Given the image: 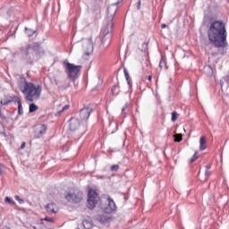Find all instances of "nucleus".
<instances>
[{
    "instance_id": "nucleus-15",
    "label": "nucleus",
    "mask_w": 229,
    "mask_h": 229,
    "mask_svg": "<svg viewBox=\"0 0 229 229\" xmlns=\"http://www.w3.org/2000/svg\"><path fill=\"white\" fill-rule=\"evenodd\" d=\"M24 33H25L26 37H28V38H31V37H33V35H35V33H37V29H31V28L25 27Z\"/></svg>"
},
{
    "instance_id": "nucleus-25",
    "label": "nucleus",
    "mask_w": 229,
    "mask_h": 229,
    "mask_svg": "<svg viewBox=\"0 0 229 229\" xmlns=\"http://www.w3.org/2000/svg\"><path fill=\"white\" fill-rule=\"evenodd\" d=\"M176 119H178V112L174 111L172 112V118H171L172 123H175Z\"/></svg>"
},
{
    "instance_id": "nucleus-35",
    "label": "nucleus",
    "mask_w": 229,
    "mask_h": 229,
    "mask_svg": "<svg viewBox=\"0 0 229 229\" xmlns=\"http://www.w3.org/2000/svg\"><path fill=\"white\" fill-rule=\"evenodd\" d=\"M125 110H128V103H126L123 108H122V112H124Z\"/></svg>"
},
{
    "instance_id": "nucleus-32",
    "label": "nucleus",
    "mask_w": 229,
    "mask_h": 229,
    "mask_svg": "<svg viewBox=\"0 0 229 229\" xmlns=\"http://www.w3.org/2000/svg\"><path fill=\"white\" fill-rule=\"evenodd\" d=\"M44 221H47V223H55V219L47 216L44 218Z\"/></svg>"
},
{
    "instance_id": "nucleus-36",
    "label": "nucleus",
    "mask_w": 229,
    "mask_h": 229,
    "mask_svg": "<svg viewBox=\"0 0 229 229\" xmlns=\"http://www.w3.org/2000/svg\"><path fill=\"white\" fill-rule=\"evenodd\" d=\"M65 110H69V105H65V106L62 108V112H65Z\"/></svg>"
},
{
    "instance_id": "nucleus-41",
    "label": "nucleus",
    "mask_w": 229,
    "mask_h": 229,
    "mask_svg": "<svg viewBox=\"0 0 229 229\" xmlns=\"http://www.w3.org/2000/svg\"><path fill=\"white\" fill-rule=\"evenodd\" d=\"M124 0H118L116 3H114L117 6L118 4H121V3H123Z\"/></svg>"
},
{
    "instance_id": "nucleus-18",
    "label": "nucleus",
    "mask_w": 229,
    "mask_h": 229,
    "mask_svg": "<svg viewBox=\"0 0 229 229\" xmlns=\"http://www.w3.org/2000/svg\"><path fill=\"white\" fill-rule=\"evenodd\" d=\"M123 74L125 76L127 84L129 85V89H131V80L130 79V72H128V69L123 68Z\"/></svg>"
},
{
    "instance_id": "nucleus-10",
    "label": "nucleus",
    "mask_w": 229,
    "mask_h": 229,
    "mask_svg": "<svg viewBox=\"0 0 229 229\" xmlns=\"http://www.w3.org/2000/svg\"><path fill=\"white\" fill-rule=\"evenodd\" d=\"M107 201L108 204L106 207H102V210L105 212V214H113V212L117 210L115 201H114V199H111L110 197L107 198Z\"/></svg>"
},
{
    "instance_id": "nucleus-12",
    "label": "nucleus",
    "mask_w": 229,
    "mask_h": 229,
    "mask_svg": "<svg viewBox=\"0 0 229 229\" xmlns=\"http://www.w3.org/2000/svg\"><path fill=\"white\" fill-rule=\"evenodd\" d=\"M93 112H94V109H92L89 106L83 107L80 111V118L81 119V121H87L89 119V117H90V114Z\"/></svg>"
},
{
    "instance_id": "nucleus-37",
    "label": "nucleus",
    "mask_w": 229,
    "mask_h": 229,
    "mask_svg": "<svg viewBox=\"0 0 229 229\" xmlns=\"http://www.w3.org/2000/svg\"><path fill=\"white\" fill-rule=\"evenodd\" d=\"M3 169H4V165L0 164V174H3Z\"/></svg>"
},
{
    "instance_id": "nucleus-23",
    "label": "nucleus",
    "mask_w": 229,
    "mask_h": 229,
    "mask_svg": "<svg viewBox=\"0 0 229 229\" xmlns=\"http://www.w3.org/2000/svg\"><path fill=\"white\" fill-rule=\"evenodd\" d=\"M206 69H207V71H208L207 75L209 76V77L213 76L214 69H212V66L211 65H208V66H206Z\"/></svg>"
},
{
    "instance_id": "nucleus-43",
    "label": "nucleus",
    "mask_w": 229,
    "mask_h": 229,
    "mask_svg": "<svg viewBox=\"0 0 229 229\" xmlns=\"http://www.w3.org/2000/svg\"><path fill=\"white\" fill-rule=\"evenodd\" d=\"M98 220L100 221V223H105V220H103V216H99Z\"/></svg>"
},
{
    "instance_id": "nucleus-30",
    "label": "nucleus",
    "mask_w": 229,
    "mask_h": 229,
    "mask_svg": "<svg viewBox=\"0 0 229 229\" xmlns=\"http://www.w3.org/2000/svg\"><path fill=\"white\" fill-rule=\"evenodd\" d=\"M95 178L97 180H106L108 179L109 177L107 175H95Z\"/></svg>"
},
{
    "instance_id": "nucleus-11",
    "label": "nucleus",
    "mask_w": 229,
    "mask_h": 229,
    "mask_svg": "<svg viewBox=\"0 0 229 229\" xmlns=\"http://www.w3.org/2000/svg\"><path fill=\"white\" fill-rule=\"evenodd\" d=\"M85 49L84 55L89 56L94 52V43H92V38H88L82 45Z\"/></svg>"
},
{
    "instance_id": "nucleus-22",
    "label": "nucleus",
    "mask_w": 229,
    "mask_h": 229,
    "mask_svg": "<svg viewBox=\"0 0 229 229\" xmlns=\"http://www.w3.org/2000/svg\"><path fill=\"white\" fill-rule=\"evenodd\" d=\"M113 96H119V87L118 86H113L111 89Z\"/></svg>"
},
{
    "instance_id": "nucleus-40",
    "label": "nucleus",
    "mask_w": 229,
    "mask_h": 229,
    "mask_svg": "<svg viewBox=\"0 0 229 229\" xmlns=\"http://www.w3.org/2000/svg\"><path fill=\"white\" fill-rule=\"evenodd\" d=\"M161 28H162V30H165V28H167V24L162 23Z\"/></svg>"
},
{
    "instance_id": "nucleus-13",
    "label": "nucleus",
    "mask_w": 229,
    "mask_h": 229,
    "mask_svg": "<svg viewBox=\"0 0 229 229\" xmlns=\"http://www.w3.org/2000/svg\"><path fill=\"white\" fill-rule=\"evenodd\" d=\"M69 127L71 131H76V130L80 129V119L78 118H71L69 120Z\"/></svg>"
},
{
    "instance_id": "nucleus-4",
    "label": "nucleus",
    "mask_w": 229,
    "mask_h": 229,
    "mask_svg": "<svg viewBox=\"0 0 229 229\" xmlns=\"http://www.w3.org/2000/svg\"><path fill=\"white\" fill-rule=\"evenodd\" d=\"M20 90L25 96V101L33 103V101H38L40 99V94H42V86L35 85L33 82L24 81V85L20 87Z\"/></svg>"
},
{
    "instance_id": "nucleus-19",
    "label": "nucleus",
    "mask_w": 229,
    "mask_h": 229,
    "mask_svg": "<svg viewBox=\"0 0 229 229\" xmlns=\"http://www.w3.org/2000/svg\"><path fill=\"white\" fill-rule=\"evenodd\" d=\"M159 67L160 69H167V61L164 55H161V59L159 61Z\"/></svg>"
},
{
    "instance_id": "nucleus-48",
    "label": "nucleus",
    "mask_w": 229,
    "mask_h": 229,
    "mask_svg": "<svg viewBox=\"0 0 229 229\" xmlns=\"http://www.w3.org/2000/svg\"><path fill=\"white\" fill-rule=\"evenodd\" d=\"M17 119H19V116H16L15 121H17Z\"/></svg>"
},
{
    "instance_id": "nucleus-27",
    "label": "nucleus",
    "mask_w": 229,
    "mask_h": 229,
    "mask_svg": "<svg viewBox=\"0 0 229 229\" xmlns=\"http://www.w3.org/2000/svg\"><path fill=\"white\" fill-rule=\"evenodd\" d=\"M196 160H198V152H195L192 157L190 159V164L196 162Z\"/></svg>"
},
{
    "instance_id": "nucleus-7",
    "label": "nucleus",
    "mask_w": 229,
    "mask_h": 229,
    "mask_svg": "<svg viewBox=\"0 0 229 229\" xmlns=\"http://www.w3.org/2000/svg\"><path fill=\"white\" fill-rule=\"evenodd\" d=\"M68 203H81L83 199V192L80 191H69L65 195Z\"/></svg>"
},
{
    "instance_id": "nucleus-21",
    "label": "nucleus",
    "mask_w": 229,
    "mask_h": 229,
    "mask_svg": "<svg viewBox=\"0 0 229 229\" xmlns=\"http://www.w3.org/2000/svg\"><path fill=\"white\" fill-rule=\"evenodd\" d=\"M18 105V115H22L24 114V111L22 109V101L20 99L17 102Z\"/></svg>"
},
{
    "instance_id": "nucleus-34",
    "label": "nucleus",
    "mask_w": 229,
    "mask_h": 229,
    "mask_svg": "<svg viewBox=\"0 0 229 229\" xmlns=\"http://www.w3.org/2000/svg\"><path fill=\"white\" fill-rule=\"evenodd\" d=\"M62 114H64V111L59 110L57 113H55V117H60V115H62Z\"/></svg>"
},
{
    "instance_id": "nucleus-3",
    "label": "nucleus",
    "mask_w": 229,
    "mask_h": 229,
    "mask_svg": "<svg viewBox=\"0 0 229 229\" xmlns=\"http://www.w3.org/2000/svg\"><path fill=\"white\" fill-rule=\"evenodd\" d=\"M107 18L105 25L103 26L100 31V47L101 49H106L108 46L112 43V35L114 33V26L115 22L114 19L117 13V5L116 4H112L107 7Z\"/></svg>"
},
{
    "instance_id": "nucleus-14",
    "label": "nucleus",
    "mask_w": 229,
    "mask_h": 229,
    "mask_svg": "<svg viewBox=\"0 0 229 229\" xmlns=\"http://www.w3.org/2000/svg\"><path fill=\"white\" fill-rule=\"evenodd\" d=\"M45 208L48 214H56L58 212V208H56V203L51 202L45 206Z\"/></svg>"
},
{
    "instance_id": "nucleus-29",
    "label": "nucleus",
    "mask_w": 229,
    "mask_h": 229,
    "mask_svg": "<svg viewBox=\"0 0 229 229\" xmlns=\"http://www.w3.org/2000/svg\"><path fill=\"white\" fill-rule=\"evenodd\" d=\"M111 171L117 173L119 171V165H111Z\"/></svg>"
},
{
    "instance_id": "nucleus-9",
    "label": "nucleus",
    "mask_w": 229,
    "mask_h": 229,
    "mask_svg": "<svg viewBox=\"0 0 229 229\" xmlns=\"http://www.w3.org/2000/svg\"><path fill=\"white\" fill-rule=\"evenodd\" d=\"M47 131V125L44 123H38V125H36V128L34 131L35 139H41V137H44V135H46Z\"/></svg>"
},
{
    "instance_id": "nucleus-44",
    "label": "nucleus",
    "mask_w": 229,
    "mask_h": 229,
    "mask_svg": "<svg viewBox=\"0 0 229 229\" xmlns=\"http://www.w3.org/2000/svg\"><path fill=\"white\" fill-rule=\"evenodd\" d=\"M205 174L206 176H210V172H208V170H206Z\"/></svg>"
},
{
    "instance_id": "nucleus-8",
    "label": "nucleus",
    "mask_w": 229,
    "mask_h": 229,
    "mask_svg": "<svg viewBox=\"0 0 229 229\" xmlns=\"http://www.w3.org/2000/svg\"><path fill=\"white\" fill-rule=\"evenodd\" d=\"M20 100L21 98L16 95H4V98L0 101V104L2 105V106H8L9 105H12V103H18Z\"/></svg>"
},
{
    "instance_id": "nucleus-38",
    "label": "nucleus",
    "mask_w": 229,
    "mask_h": 229,
    "mask_svg": "<svg viewBox=\"0 0 229 229\" xmlns=\"http://www.w3.org/2000/svg\"><path fill=\"white\" fill-rule=\"evenodd\" d=\"M140 4H141V2L140 0H139L137 3V10H140Z\"/></svg>"
},
{
    "instance_id": "nucleus-24",
    "label": "nucleus",
    "mask_w": 229,
    "mask_h": 229,
    "mask_svg": "<svg viewBox=\"0 0 229 229\" xmlns=\"http://www.w3.org/2000/svg\"><path fill=\"white\" fill-rule=\"evenodd\" d=\"M183 140V136L182 134H175L174 135V141L175 142H182Z\"/></svg>"
},
{
    "instance_id": "nucleus-20",
    "label": "nucleus",
    "mask_w": 229,
    "mask_h": 229,
    "mask_svg": "<svg viewBox=\"0 0 229 229\" xmlns=\"http://www.w3.org/2000/svg\"><path fill=\"white\" fill-rule=\"evenodd\" d=\"M37 110H38V106H37L35 103L29 105V114H33L34 112H37Z\"/></svg>"
},
{
    "instance_id": "nucleus-46",
    "label": "nucleus",
    "mask_w": 229,
    "mask_h": 229,
    "mask_svg": "<svg viewBox=\"0 0 229 229\" xmlns=\"http://www.w3.org/2000/svg\"><path fill=\"white\" fill-rule=\"evenodd\" d=\"M2 229H12L10 226H4Z\"/></svg>"
},
{
    "instance_id": "nucleus-45",
    "label": "nucleus",
    "mask_w": 229,
    "mask_h": 229,
    "mask_svg": "<svg viewBox=\"0 0 229 229\" xmlns=\"http://www.w3.org/2000/svg\"><path fill=\"white\" fill-rule=\"evenodd\" d=\"M151 80H153V77H152L151 75H148V81H151Z\"/></svg>"
},
{
    "instance_id": "nucleus-47",
    "label": "nucleus",
    "mask_w": 229,
    "mask_h": 229,
    "mask_svg": "<svg viewBox=\"0 0 229 229\" xmlns=\"http://www.w3.org/2000/svg\"><path fill=\"white\" fill-rule=\"evenodd\" d=\"M32 228H33V229H37V226L34 225V226H32Z\"/></svg>"
},
{
    "instance_id": "nucleus-16",
    "label": "nucleus",
    "mask_w": 229,
    "mask_h": 229,
    "mask_svg": "<svg viewBox=\"0 0 229 229\" xmlns=\"http://www.w3.org/2000/svg\"><path fill=\"white\" fill-rule=\"evenodd\" d=\"M199 149L205 151L207 149V137L201 136L199 139Z\"/></svg>"
},
{
    "instance_id": "nucleus-39",
    "label": "nucleus",
    "mask_w": 229,
    "mask_h": 229,
    "mask_svg": "<svg viewBox=\"0 0 229 229\" xmlns=\"http://www.w3.org/2000/svg\"><path fill=\"white\" fill-rule=\"evenodd\" d=\"M24 148H26V142H22L21 145V149H24Z\"/></svg>"
},
{
    "instance_id": "nucleus-31",
    "label": "nucleus",
    "mask_w": 229,
    "mask_h": 229,
    "mask_svg": "<svg viewBox=\"0 0 229 229\" xmlns=\"http://www.w3.org/2000/svg\"><path fill=\"white\" fill-rule=\"evenodd\" d=\"M141 51H148V43L144 42L142 44Z\"/></svg>"
},
{
    "instance_id": "nucleus-26",
    "label": "nucleus",
    "mask_w": 229,
    "mask_h": 229,
    "mask_svg": "<svg viewBox=\"0 0 229 229\" xmlns=\"http://www.w3.org/2000/svg\"><path fill=\"white\" fill-rule=\"evenodd\" d=\"M4 202H5V203H9V205H15L14 200L12 199V198H10V197H5Z\"/></svg>"
},
{
    "instance_id": "nucleus-17",
    "label": "nucleus",
    "mask_w": 229,
    "mask_h": 229,
    "mask_svg": "<svg viewBox=\"0 0 229 229\" xmlns=\"http://www.w3.org/2000/svg\"><path fill=\"white\" fill-rule=\"evenodd\" d=\"M220 86L223 90V89H227L229 87V77L225 76L223 78V80L220 81Z\"/></svg>"
},
{
    "instance_id": "nucleus-42",
    "label": "nucleus",
    "mask_w": 229,
    "mask_h": 229,
    "mask_svg": "<svg viewBox=\"0 0 229 229\" xmlns=\"http://www.w3.org/2000/svg\"><path fill=\"white\" fill-rule=\"evenodd\" d=\"M211 167H212V165H206V171H208V169H211Z\"/></svg>"
},
{
    "instance_id": "nucleus-1",
    "label": "nucleus",
    "mask_w": 229,
    "mask_h": 229,
    "mask_svg": "<svg viewBox=\"0 0 229 229\" xmlns=\"http://www.w3.org/2000/svg\"><path fill=\"white\" fill-rule=\"evenodd\" d=\"M226 37H228V33L226 32V24H225V21L216 20L210 23L208 30V38L218 49V53L222 56H225L228 53Z\"/></svg>"
},
{
    "instance_id": "nucleus-6",
    "label": "nucleus",
    "mask_w": 229,
    "mask_h": 229,
    "mask_svg": "<svg viewBox=\"0 0 229 229\" xmlns=\"http://www.w3.org/2000/svg\"><path fill=\"white\" fill-rule=\"evenodd\" d=\"M98 201H99V194L98 193V191L90 188L88 191V199H87L88 208H89V210H94Z\"/></svg>"
},
{
    "instance_id": "nucleus-28",
    "label": "nucleus",
    "mask_w": 229,
    "mask_h": 229,
    "mask_svg": "<svg viewBox=\"0 0 229 229\" xmlns=\"http://www.w3.org/2000/svg\"><path fill=\"white\" fill-rule=\"evenodd\" d=\"M14 199H16V201H18L20 203V205L24 204V199H21V197H19V195H15Z\"/></svg>"
},
{
    "instance_id": "nucleus-33",
    "label": "nucleus",
    "mask_w": 229,
    "mask_h": 229,
    "mask_svg": "<svg viewBox=\"0 0 229 229\" xmlns=\"http://www.w3.org/2000/svg\"><path fill=\"white\" fill-rule=\"evenodd\" d=\"M0 119H2L3 121H6V116L4 115V114L1 113V109H0Z\"/></svg>"
},
{
    "instance_id": "nucleus-5",
    "label": "nucleus",
    "mask_w": 229,
    "mask_h": 229,
    "mask_svg": "<svg viewBox=\"0 0 229 229\" xmlns=\"http://www.w3.org/2000/svg\"><path fill=\"white\" fill-rule=\"evenodd\" d=\"M64 67L69 80L75 81L80 76V72L81 71V65H76L74 64L69 63V60L64 61Z\"/></svg>"
},
{
    "instance_id": "nucleus-2",
    "label": "nucleus",
    "mask_w": 229,
    "mask_h": 229,
    "mask_svg": "<svg viewBox=\"0 0 229 229\" xmlns=\"http://www.w3.org/2000/svg\"><path fill=\"white\" fill-rule=\"evenodd\" d=\"M44 41H37L31 44H26L20 48L19 58L24 64L33 65L35 62H38L46 55V50L42 47Z\"/></svg>"
}]
</instances>
